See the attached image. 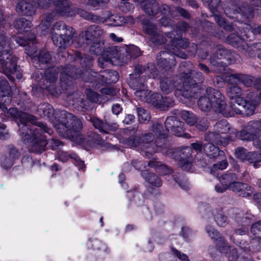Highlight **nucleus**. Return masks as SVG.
<instances>
[{
  "label": "nucleus",
  "instance_id": "f257e3e1",
  "mask_svg": "<svg viewBox=\"0 0 261 261\" xmlns=\"http://www.w3.org/2000/svg\"><path fill=\"white\" fill-rule=\"evenodd\" d=\"M10 95V88L8 82L2 80L0 83V109L4 112L7 111L8 114L16 119L20 128L21 127L24 131L27 130L26 133L21 132V135L24 141L27 140L28 142H30L32 144V151L41 152L45 150L47 143L46 140L39 133L38 128H33V132L32 133V130L29 129L27 126V122L34 123L35 117L25 113L19 112L14 108H10L8 110L7 106L11 101Z\"/></svg>",
  "mask_w": 261,
  "mask_h": 261
},
{
  "label": "nucleus",
  "instance_id": "f03ea898",
  "mask_svg": "<svg viewBox=\"0 0 261 261\" xmlns=\"http://www.w3.org/2000/svg\"><path fill=\"white\" fill-rule=\"evenodd\" d=\"M196 74L197 76L195 80L191 79L189 76L186 75L182 79H177L173 84L169 79H165L160 84L161 90L165 93H169L175 88V95L177 96L181 95L187 98L194 97L198 89L197 84L203 80L200 72H196Z\"/></svg>",
  "mask_w": 261,
  "mask_h": 261
},
{
  "label": "nucleus",
  "instance_id": "7ed1b4c3",
  "mask_svg": "<svg viewBox=\"0 0 261 261\" xmlns=\"http://www.w3.org/2000/svg\"><path fill=\"white\" fill-rule=\"evenodd\" d=\"M161 128L160 125H157L156 130H154L155 135L159 136L155 140V144L152 142L154 139L153 136L151 134H147L143 137L141 142L139 138L134 137L126 141V145L130 148L140 146L142 150H146L145 151V155L149 158L150 154L158 151V149L155 148V146L162 147L165 143V137L164 135H161Z\"/></svg>",
  "mask_w": 261,
  "mask_h": 261
},
{
  "label": "nucleus",
  "instance_id": "20e7f679",
  "mask_svg": "<svg viewBox=\"0 0 261 261\" xmlns=\"http://www.w3.org/2000/svg\"><path fill=\"white\" fill-rule=\"evenodd\" d=\"M199 108L203 111H208L213 109L215 111L225 114L226 103L225 97L217 90L208 88L206 90L205 94L201 96L198 101Z\"/></svg>",
  "mask_w": 261,
  "mask_h": 261
},
{
  "label": "nucleus",
  "instance_id": "39448f33",
  "mask_svg": "<svg viewBox=\"0 0 261 261\" xmlns=\"http://www.w3.org/2000/svg\"><path fill=\"white\" fill-rule=\"evenodd\" d=\"M230 99V108L236 114H244L250 116L253 114L255 105L246 101L241 96V90L236 85L231 86L227 91Z\"/></svg>",
  "mask_w": 261,
  "mask_h": 261
},
{
  "label": "nucleus",
  "instance_id": "423d86ee",
  "mask_svg": "<svg viewBox=\"0 0 261 261\" xmlns=\"http://www.w3.org/2000/svg\"><path fill=\"white\" fill-rule=\"evenodd\" d=\"M215 127L216 129L218 130L219 134L210 133L206 135L205 138L206 140L218 144H221L223 145H227L229 141L231 140L232 136H229L226 134L231 130V135H232L233 133L232 131L234 129L231 128L230 125L224 120L217 123Z\"/></svg>",
  "mask_w": 261,
  "mask_h": 261
},
{
  "label": "nucleus",
  "instance_id": "0eeeda50",
  "mask_svg": "<svg viewBox=\"0 0 261 261\" xmlns=\"http://www.w3.org/2000/svg\"><path fill=\"white\" fill-rule=\"evenodd\" d=\"M103 31L97 26H91L84 33L86 43L89 46V50L94 54L101 53L103 48V43L97 40V38L101 36Z\"/></svg>",
  "mask_w": 261,
  "mask_h": 261
},
{
  "label": "nucleus",
  "instance_id": "6e6552de",
  "mask_svg": "<svg viewBox=\"0 0 261 261\" xmlns=\"http://www.w3.org/2000/svg\"><path fill=\"white\" fill-rule=\"evenodd\" d=\"M206 231L212 239L218 241L216 246L220 251L225 253L230 260L234 261L238 257L236 250L233 248L229 247L227 243L220 236L219 233L213 227L207 226Z\"/></svg>",
  "mask_w": 261,
  "mask_h": 261
},
{
  "label": "nucleus",
  "instance_id": "1a4fd4ad",
  "mask_svg": "<svg viewBox=\"0 0 261 261\" xmlns=\"http://www.w3.org/2000/svg\"><path fill=\"white\" fill-rule=\"evenodd\" d=\"M65 117H63L61 123L57 124L55 127L60 133L63 134L66 132L69 133L79 132L82 128V123L80 119H77L70 113H64Z\"/></svg>",
  "mask_w": 261,
  "mask_h": 261
},
{
  "label": "nucleus",
  "instance_id": "9d476101",
  "mask_svg": "<svg viewBox=\"0 0 261 261\" xmlns=\"http://www.w3.org/2000/svg\"><path fill=\"white\" fill-rule=\"evenodd\" d=\"M16 41L19 45L21 46H25L29 44V46L25 48V51L28 55L32 57L34 61H38L41 63H46L49 61L50 56L49 53L44 51L41 52L39 56L37 57L36 49L33 46H31L30 43H28L27 41L20 37H17L16 39Z\"/></svg>",
  "mask_w": 261,
  "mask_h": 261
},
{
  "label": "nucleus",
  "instance_id": "9b49d317",
  "mask_svg": "<svg viewBox=\"0 0 261 261\" xmlns=\"http://www.w3.org/2000/svg\"><path fill=\"white\" fill-rule=\"evenodd\" d=\"M118 55V51L116 46H112L102 52L101 56L98 59L99 66L104 68L108 64L113 62V59L116 58Z\"/></svg>",
  "mask_w": 261,
  "mask_h": 261
},
{
  "label": "nucleus",
  "instance_id": "f8f14e48",
  "mask_svg": "<svg viewBox=\"0 0 261 261\" xmlns=\"http://www.w3.org/2000/svg\"><path fill=\"white\" fill-rule=\"evenodd\" d=\"M16 63V59L7 49H5L0 55V65L2 71H7L9 68H14Z\"/></svg>",
  "mask_w": 261,
  "mask_h": 261
},
{
  "label": "nucleus",
  "instance_id": "ddd939ff",
  "mask_svg": "<svg viewBox=\"0 0 261 261\" xmlns=\"http://www.w3.org/2000/svg\"><path fill=\"white\" fill-rule=\"evenodd\" d=\"M135 95L140 99L148 103H152L153 105H159L157 99H161L162 96L159 93L150 94L148 90H137L135 92Z\"/></svg>",
  "mask_w": 261,
  "mask_h": 261
},
{
  "label": "nucleus",
  "instance_id": "4468645a",
  "mask_svg": "<svg viewBox=\"0 0 261 261\" xmlns=\"http://www.w3.org/2000/svg\"><path fill=\"white\" fill-rule=\"evenodd\" d=\"M56 10L59 15L72 16V9L68 0H55Z\"/></svg>",
  "mask_w": 261,
  "mask_h": 261
},
{
  "label": "nucleus",
  "instance_id": "2eb2a0df",
  "mask_svg": "<svg viewBox=\"0 0 261 261\" xmlns=\"http://www.w3.org/2000/svg\"><path fill=\"white\" fill-rule=\"evenodd\" d=\"M165 126L168 130H171L175 135L181 136L182 123L174 116H170L166 119Z\"/></svg>",
  "mask_w": 261,
  "mask_h": 261
},
{
  "label": "nucleus",
  "instance_id": "dca6fc26",
  "mask_svg": "<svg viewBox=\"0 0 261 261\" xmlns=\"http://www.w3.org/2000/svg\"><path fill=\"white\" fill-rule=\"evenodd\" d=\"M109 25L118 26L125 23H133L134 19L130 17H124L117 15H111L105 20Z\"/></svg>",
  "mask_w": 261,
  "mask_h": 261
},
{
  "label": "nucleus",
  "instance_id": "f3484780",
  "mask_svg": "<svg viewBox=\"0 0 261 261\" xmlns=\"http://www.w3.org/2000/svg\"><path fill=\"white\" fill-rule=\"evenodd\" d=\"M237 179L235 174L229 173L223 175L220 179V181L222 185V188L220 189V185L215 186V190L218 193H223L227 189H229V186Z\"/></svg>",
  "mask_w": 261,
  "mask_h": 261
},
{
  "label": "nucleus",
  "instance_id": "a211bd4d",
  "mask_svg": "<svg viewBox=\"0 0 261 261\" xmlns=\"http://www.w3.org/2000/svg\"><path fill=\"white\" fill-rule=\"evenodd\" d=\"M229 186V190L239 193L243 197H248L252 193L251 187L247 184L234 181Z\"/></svg>",
  "mask_w": 261,
  "mask_h": 261
},
{
  "label": "nucleus",
  "instance_id": "6ab92c4d",
  "mask_svg": "<svg viewBox=\"0 0 261 261\" xmlns=\"http://www.w3.org/2000/svg\"><path fill=\"white\" fill-rule=\"evenodd\" d=\"M257 122H250L248 124L246 129H243L237 133L233 130L232 133L239 139L242 140H254L255 135L252 134L251 127H254L257 125Z\"/></svg>",
  "mask_w": 261,
  "mask_h": 261
},
{
  "label": "nucleus",
  "instance_id": "aec40b11",
  "mask_svg": "<svg viewBox=\"0 0 261 261\" xmlns=\"http://www.w3.org/2000/svg\"><path fill=\"white\" fill-rule=\"evenodd\" d=\"M70 34V33L64 35L63 33H60V35H55L53 32L51 39L54 44L60 48H64L69 45L72 38Z\"/></svg>",
  "mask_w": 261,
  "mask_h": 261
},
{
  "label": "nucleus",
  "instance_id": "412c9836",
  "mask_svg": "<svg viewBox=\"0 0 261 261\" xmlns=\"http://www.w3.org/2000/svg\"><path fill=\"white\" fill-rule=\"evenodd\" d=\"M16 9L18 13L28 16L32 15L35 13V8L31 4L24 1L20 2Z\"/></svg>",
  "mask_w": 261,
  "mask_h": 261
},
{
  "label": "nucleus",
  "instance_id": "4be33fe9",
  "mask_svg": "<svg viewBox=\"0 0 261 261\" xmlns=\"http://www.w3.org/2000/svg\"><path fill=\"white\" fill-rule=\"evenodd\" d=\"M204 151L207 156L210 158H216L223 155V152L220 151L218 147H216L212 143H208L204 145Z\"/></svg>",
  "mask_w": 261,
  "mask_h": 261
},
{
  "label": "nucleus",
  "instance_id": "5701e85b",
  "mask_svg": "<svg viewBox=\"0 0 261 261\" xmlns=\"http://www.w3.org/2000/svg\"><path fill=\"white\" fill-rule=\"evenodd\" d=\"M14 27L20 33L28 32L32 27V23L24 18H21L15 20Z\"/></svg>",
  "mask_w": 261,
  "mask_h": 261
},
{
  "label": "nucleus",
  "instance_id": "b1692460",
  "mask_svg": "<svg viewBox=\"0 0 261 261\" xmlns=\"http://www.w3.org/2000/svg\"><path fill=\"white\" fill-rule=\"evenodd\" d=\"M142 175L146 180L153 187H160L162 185V181L160 178L153 173H148L145 171L142 172Z\"/></svg>",
  "mask_w": 261,
  "mask_h": 261
},
{
  "label": "nucleus",
  "instance_id": "393cba45",
  "mask_svg": "<svg viewBox=\"0 0 261 261\" xmlns=\"http://www.w3.org/2000/svg\"><path fill=\"white\" fill-rule=\"evenodd\" d=\"M55 16L54 13L53 14H46L44 16L43 20L38 27V30L41 31L42 35L46 34V30L48 29L51 22L54 19Z\"/></svg>",
  "mask_w": 261,
  "mask_h": 261
},
{
  "label": "nucleus",
  "instance_id": "a878e982",
  "mask_svg": "<svg viewBox=\"0 0 261 261\" xmlns=\"http://www.w3.org/2000/svg\"><path fill=\"white\" fill-rule=\"evenodd\" d=\"M148 165L150 167H154L157 172L163 175L170 174L172 172L170 169L157 161H151Z\"/></svg>",
  "mask_w": 261,
  "mask_h": 261
},
{
  "label": "nucleus",
  "instance_id": "bb28decb",
  "mask_svg": "<svg viewBox=\"0 0 261 261\" xmlns=\"http://www.w3.org/2000/svg\"><path fill=\"white\" fill-rule=\"evenodd\" d=\"M93 126L95 128L98 129L99 131L106 133H108L109 131L114 130L109 124L104 123L97 118H93L91 119Z\"/></svg>",
  "mask_w": 261,
  "mask_h": 261
},
{
  "label": "nucleus",
  "instance_id": "cd10ccee",
  "mask_svg": "<svg viewBox=\"0 0 261 261\" xmlns=\"http://www.w3.org/2000/svg\"><path fill=\"white\" fill-rule=\"evenodd\" d=\"M54 32V35H58L60 33H63L64 35H67L68 33H70L67 30L65 24L62 22H56L50 30V34L52 36V32Z\"/></svg>",
  "mask_w": 261,
  "mask_h": 261
},
{
  "label": "nucleus",
  "instance_id": "c85d7f7f",
  "mask_svg": "<svg viewBox=\"0 0 261 261\" xmlns=\"http://www.w3.org/2000/svg\"><path fill=\"white\" fill-rule=\"evenodd\" d=\"M4 72L11 80L14 81L16 77L17 79H20L22 77V73L19 70V68H17L16 63L15 64V67L14 68H9L7 71H5Z\"/></svg>",
  "mask_w": 261,
  "mask_h": 261
},
{
  "label": "nucleus",
  "instance_id": "c756f323",
  "mask_svg": "<svg viewBox=\"0 0 261 261\" xmlns=\"http://www.w3.org/2000/svg\"><path fill=\"white\" fill-rule=\"evenodd\" d=\"M181 118L190 125H193L196 123L197 118L194 114L187 111H182L180 113Z\"/></svg>",
  "mask_w": 261,
  "mask_h": 261
},
{
  "label": "nucleus",
  "instance_id": "7c9ffc66",
  "mask_svg": "<svg viewBox=\"0 0 261 261\" xmlns=\"http://www.w3.org/2000/svg\"><path fill=\"white\" fill-rule=\"evenodd\" d=\"M158 101L159 105H154L155 107L162 110H165L169 107L172 106V101L171 99H169L168 97H165L164 98L162 96V98L161 99H157Z\"/></svg>",
  "mask_w": 261,
  "mask_h": 261
},
{
  "label": "nucleus",
  "instance_id": "2f4dec72",
  "mask_svg": "<svg viewBox=\"0 0 261 261\" xmlns=\"http://www.w3.org/2000/svg\"><path fill=\"white\" fill-rule=\"evenodd\" d=\"M139 120L142 123H146L148 122L150 118V116L147 111L141 108L137 109Z\"/></svg>",
  "mask_w": 261,
  "mask_h": 261
},
{
  "label": "nucleus",
  "instance_id": "473e14b6",
  "mask_svg": "<svg viewBox=\"0 0 261 261\" xmlns=\"http://www.w3.org/2000/svg\"><path fill=\"white\" fill-rule=\"evenodd\" d=\"M236 156L241 160L245 161L247 156H253L255 155L252 152H248L247 150L243 148H238L235 151Z\"/></svg>",
  "mask_w": 261,
  "mask_h": 261
},
{
  "label": "nucleus",
  "instance_id": "72a5a7b5",
  "mask_svg": "<svg viewBox=\"0 0 261 261\" xmlns=\"http://www.w3.org/2000/svg\"><path fill=\"white\" fill-rule=\"evenodd\" d=\"M215 221L217 224L220 226H224L228 222L227 217L221 212L218 213L215 216Z\"/></svg>",
  "mask_w": 261,
  "mask_h": 261
},
{
  "label": "nucleus",
  "instance_id": "f704fd0d",
  "mask_svg": "<svg viewBox=\"0 0 261 261\" xmlns=\"http://www.w3.org/2000/svg\"><path fill=\"white\" fill-rule=\"evenodd\" d=\"M38 110L41 111L44 116L50 117V114L53 113L52 107L48 103H44L39 106Z\"/></svg>",
  "mask_w": 261,
  "mask_h": 261
},
{
  "label": "nucleus",
  "instance_id": "c9c22d12",
  "mask_svg": "<svg viewBox=\"0 0 261 261\" xmlns=\"http://www.w3.org/2000/svg\"><path fill=\"white\" fill-rule=\"evenodd\" d=\"M187 158L188 159H186V160L182 159L179 162V165L181 167L182 170L185 171H189L192 167V159H190L189 156H187Z\"/></svg>",
  "mask_w": 261,
  "mask_h": 261
},
{
  "label": "nucleus",
  "instance_id": "e433bc0d",
  "mask_svg": "<svg viewBox=\"0 0 261 261\" xmlns=\"http://www.w3.org/2000/svg\"><path fill=\"white\" fill-rule=\"evenodd\" d=\"M240 76L239 74H231L225 76L224 81L228 83L236 85L240 81Z\"/></svg>",
  "mask_w": 261,
  "mask_h": 261
},
{
  "label": "nucleus",
  "instance_id": "4c0bfd02",
  "mask_svg": "<svg viewBox=\"0 0 261 261\" xmlns=\"http://www.w3.org/2000/svg\"><path fill=\"white\" fill-rule=\"evenodd\" d=\"M53 70H55L51 68L45 71V74L47 82H54L57 79L58 74L56 72L52 73Z\"/></svg>",
  "mask_w": 261,
  "mask_h": 261
},
{
  "label": "nucleus",
  "instance_id": "58836bf2",
  "mask_svg": "<svg viewBox=\"0 0 261 261\" xmlns=\"http://www.w3.org/2000/svg\"><path fill=\"white\" fill-rule=\"evenodd\" d=\"M33 2L36 7L41 9H45L51 4V0H33Z\"/></svg>",
  "mask_w": 261,
  "mask_h": 261
},
{
  "label": "nucleus",
  "instance_id": "ea45409f",
  "mask_svg": "<svg viewBox=\"0 0 261 261\" xmlns=\"http://www.w3.org/2000/svg\"><path fill=\"white\" fill-rule=\"evenodd\" d=\"M196 127L200 130H205L208 127V123L205 119H197L196 122Z\"/></svg>",
  "mask_w": 261,
  "mask_h": 261
},
{
  "label": "nucleus",
  "instance_id": "a19ab883",
  "mask_svg": "<svg viewBox=\"0 0 261 261\" xmlns=\"http://www.w3.org/2000/svg\"><path fill=\"white\" fill-rule=\"evenodd\" d=\"M106 73L109 76V77H108L107 75L106 76V80L108 81L109 83H115L118 80V73L117 71H112Z\"/></svg>",
  "mask_w": 261,
  "mask_h": 261
},
{
  "label": "nucleus",
  "instance_id": "79ce46f5",
  "mask_svg": "<svg viewBox=\"0 0 261 261\" xmlns=\"http://www.w3.org/2000/svg\"><path fill=\"white\" fill-rule=\"evenodd\" d=\"M251 232L259 239V236H261V221L254 224L251 228Z\"/></svg>",
  "mask_w": 261,
  "mask_h": 261
},
{
  "label": "nucleus",
  "instance_id": "37998d69",
  "mask_svg": "<svg viewBox=\"0 0 261 261\" xmlns=\"http://www.w3.org/2000/svg\"><path fill=\"white\" fill-rule=\"evenodd\" d=\"M9 45L7 39L4 32H0V53L3 52L4 49L8 48Z\"/></svg>",
  "mask_w": 261,
  "mask_h": 261
},
{
  "label": "nucleus",
  "instance_id": "c03bdc74",
  "mask_svg": "<svg viewBox=\"0 0 261 261\" xmlns=\"http://www.w3.org/2000/svg\"><path fill=\"white\" fill-rule=\"evenodd\" d=\"M76 57L80 59V63L85 67L90 65L93 60L92 58L82 57L81 54L80 53H76Z\"/></svg>",
  "mask_w": 261,
  "mask_h": 261
},
{
  "label": "nucleus",
  "instance_id": "a18cd8bd",
  "mask_svg": "<svg viewBox=\"0 0 261 261\" xmlns=\"http://www.w3.org/2000/svg\"><path fill=\"white\" fill-rule=\"evenodd\" d=\"M174 180L182 189L185 190L188 189L189 185L186 179L183 177H180L179 179L174 177Z\"/></svg>",
  "mask_w": 261,
  "mask_h": 261
},
{
  "label": "nucleus",
  "instance_id": "49530a36",
  "mask_svg": "<svg viewBox=\"0 0 261 261\" xmlns=\"http://www.w3.org/2000/svg\"><path fill=\"white\" fill-rule=\"evenodd\" d=\"M171 251L173 254L176 256L178 259L183 261L188 260V257L186 254L181 253L174 248L171 249Z\"/></svg>",
  "mask_w": 261,
  "mask_h": 261
},
{
  "label": "nucleus",
  "instance_id": "de8ad7c7",
  "mask_svg": "<svg viewBox=\"0 0 261 261\" xmlns=\"http://www.w3.org/2000/svg\"><path fill=\"white\" fill-rule=\"evenodd\" d=\"M144 31L148 34H153L155 33V27L151 23H144Z\"/></svg>",
  "mask_w": 261,
  "mask_h": 261
},
{
  "label": "nucleus",
  "instance_id": "09e8293b",
  "mask_svg": "<svg viewBox=\"0 0 261 261\" xmlns=\"http://www.w3.org/2000/svg\"><path fill=\"white\" fill-rule=\"evenodd\" d=\"M6 126L1 123H0V139H6L9 137V134L5 129Z\"/></svg>",
  "mask_w": 261,
  "mask_h": 261
},
{
  "label": "nucleus",
  "instance_id": "8fccbe9b",
  "mask_svg": "<svg viewBox=\"0 0 261 261\" xmlns=\"http://www.w3.org/2000/svg\"><path fill=\"white\" fill-rule=\"evenodd\" d=\"M227 166V162L225 161H223L219 163V164L214 165V167L212 169V172H214L215 170L217 169L223 170L226 168Z\"/></svg>",
  "mask_w": 261,
  "mask_h": 261
},
{
  "label": "nucleus",
  "instance_id": "3c124183",
  "mask_svg": "<svg viewBox=\"0 0 261 261\" xmlns=\"http://www.w3.org/2000/svg\"><path fill=\"white\" fill-rule=\"evenodd\" d=\"M2 166L5 169H9L13 165V161L9 158H4L1 161Z\"/></svg>",
  "mask_w": 261,
  "mask_h": 261
},
{
  "label": "nucleus",
  "instance_id": "603ef678",
  "mask_svg": "<svg viewBox=\"0 0 261 261\" xmlns=\"http://www.w3.org/2000/svg\"><path fill=\"white\" fill-rule=\"evenodd\" d=\"M252 153L255 155L254 157L253 156H248L246 158L245 160H246L251 163H253L254 162H256L258 161H259L258 154L256 153H254V152H252Z\"/></svg>",
  "mask_w": 261,
  "mask_h": 261
},
{
  "label": "nucleus",
  "instance_id": "864d4df0",
  "mask_svg": "<svg viewBox=\"0 0 261 261\" xmlns=\"http://www.w3.org/2000/svg\"><path fill=\"white\" fill-rule=\"evenodd\" d=\"M203 1L213 8H216L220 3V0H203Z\"/></svg>",
  "mask_w": 261,
  "mask_h": 261
},
{
  "label": "nucleus",
  "instance_id": "5fc2aeb1",
  "mask_svg": "<svg viewBox=\"0 0 261 261\" xmlns=\"http://www.w3.org/2000/svg\"><path fill=\"white\" fill-rule=\"evenodd\" d=\"M88 96L89 98L93 102H96L98 100V95L96 93L94 92H90L88 94Z\"/></svg>",
  "mask_w": 261,
  "mask_h": 261
},
{
  "label": "nucleus",
  "instance_id": "6e6d98bb",
  "mask_svg": "<svg viewBox=\"0 0 261 261\" xmlns=\"http://www.w3.org/2000/svg\"><path fill=\"white\" fill-rule=\"evenodd\" d=\"M121 110L122 108L119 104L114 105L112 107V112L115 115H118Z\"/></svg>",
  "mask_w": 261,
  "mask_h": 261
},
{
  "label": "nucleus",
  "instance_id": "4d7b16f0",
  "mask_svg": "<svg viewBox=\"0 0 261 261\" xmlns=\"http://www.w3.org/2000/svg\"><path fill=\"white\" fill-rule=\"evenodd\" d=\"M191 146L194 150L197 151H200L202 149V144L198 142L192 143Z\"/></svg>",
  "mask_w": 261,
  "mask_h": 261
},
{
  "label": "nucleus",
  "instance_id": "13d9d810",
  "mask_svg": "<svg viewBox=\"0 0 261 261\" xmlns=\"http://www.w3.org/2000/svg\"><path fill=\"white\" fill-rule=\"evenodd\" d=\"M87 3L93 7H96L99 5V2L98 0H88Z\"/></svg>",
  "mask_w": 261,
  "mask_h": 261
},
{
  "label": "nucleus",
  "instance_id": "bf43d9fd",
  "mask_svg": "<svg viewBox=\"0 0 261 261\" xmlns=\"http://www.w3.org/2000/svg\"><path fill=\"white\" fill-rule=\"evenodd\" d=\"M176 10L179 12V14H180L181 15H182L185 17L188 16V14L185 10H184L182 8H177L176 9Z\"/></svg>",
  "mask_w": 261,
  "mask_h": 261
},
{
  "label": "nucleus",
  "instance_id": "052dcab7",
  "mask_svg": "<svg viewBox=\"0 0 261 261\" xmlns=\"http://www.w3.org/2000/svg\"><path fill=\"white\" fill-rule=\"evenodd\" d=\"M110 37L112 40L116 42H121L122 40V39L121 38H117L116 35L114 33L110 34Z\"/></svg>",
  "mask_w": 261,
  "mask_h": 261
},
{
  "label": "nucleus",
  "instance_id": "680f3d73",
  "mask_svg": "<svg viewBox=\"0 0 261 261\" xmlns=\"http://www.w3.org/2000/svg\"><path fill=\"white\" fill-rule=\"evenodd\" d=\"M153 249V246L151 242H149L146 248H145V251H151Z\"/></svg>",
  "mask_w": 261,
  "mask_h": 261
},
{
  "label": "nucleus",
  "instance_id": "e2e57ef3",
  "mask_svg": "<svg viewBox=\"0 0 261 261\" xmlns=\"http://www.w3.org/2000/svg\"><path fill=\"white\" fill-rule=\"evenodd\" d=\"M182 151L183 153H188L190 155L191 154L192 150L191 148L189 147H185L183 148Z\"/></svg>",
  "mask_w": 261,
  "mask_h": 261
},
{
  "label": "nucleus",
  "instance_id": "0e129e2a",
  "mask_svg": "<svg viewBox=\"0 0 261 261\" xmlns=\"http://www.w3.org/2000/svg\"><path fill=\"white\" fill-rule=\"evenodd\" d=\"M246 231L242 228H239L235 230L234 232L237 234L243 235L245 233Z\"/></svg>",
  "mask_w": 261,
  "mask_h": 261
},
{
  "label": "nucleus",
  "instance_id": "69168bd1",
  "mask_svg": "<svg viewBox=\"0 0 261 261\" xmlns=\"http://www.w3.org/2000/svg\"><path fill=\"white\" fill-rule=\"evenodd\" d=\"M199 67L201 70L205 71L206 73H208L209 72L208 68L205 65L202 64H199Z\"/></svg>",
  "mask_w": 261,
  "mask_h": 261
},
{
  "label": "nucleus",
  "instance_id": "338daca9",
  "mask_svg": "<svg viewBox=\"0 0 261 261\" xmlns=\"http://www.w3.org/2000/svg\"><path fill=\"white\" fill-rule=\"evenodd\" d=\"M80 13H81V15H82L83 17H85V18H86V19L90 18V17L89 16V14L86 11L81 10Z\"/></svg>",
  "mask_w": 261,
  "mask_h": 261
},
{
  "label": "nucleus",
  "instance_id": "774afa93",
  "mask_svg": "<svg viewBox=\"0 0 261 261\" xmlns=\"http://www.w3.org/2000/svg\"><path fill=\"white\" fill-rule=\"evenodd\" d=\"M255 199L257 201L258 203H261V193L255 195Z\"/></svg>",
  "mask_w": 261,
  "mask_h": 261
}]
</instances>
